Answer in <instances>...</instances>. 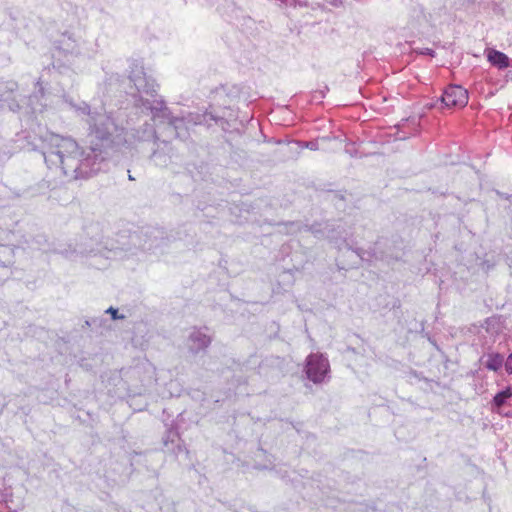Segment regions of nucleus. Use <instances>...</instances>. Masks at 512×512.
<instances>
[{
  "mask_svg": "<svg viewBox=\"0 0 512 512\" xmlns=\"http://www.w3.org/2000/svg\"><path fill=\"white\" fill-rule=\"evenodd\" d=\"M505 369L508 374H512V353L508 356L505 361Z\"/></svg>",
  "mask_w": 512,
  "mask_h": 512,
  "instance_id": "nucleus-17",
  "label": "nucleus"
},
{
  "mask_svg": "<svg viewBox=\"0 0 512 512\" xmlns=\"http://www.w3.org/2000/svg\"><path fill=\"white\" fill-rule=\"evenodd\" d=\"M484 366L491 371H498L502 368L504 362V357L499 353H488L484 356Z\"/></svg>",
  "mask_w": 512,
  "mask_h": 512,
  "instance_id": "nucleus-13",
  "label": "nucleus"
},
{
  "mask_svg": "<svg viewBox=\"0 0 512 512\" xmlns=\"http://www.w3.org/2000/svg\"><path fill=\"white\" fill-rule=\"evenodd\" d=\"M6 505H7L8 509H10V510H13V511L17 510L16 507H12L11 505H9V502L7 500H6Z\"/></svg>",
  "mask_w": 512,
  "mask_h": 512,
  "instance_id": "nucleus-21",
  "label": "nucleus"
},
{
  "mask_svg": "<svg viewBox=\"0 0 512 512\" xmlns=\"http://www.w3.org/2000/svg\"><path fill=\"white\" fill-rule=\"evenodd\" d=\"M83 44L84 43H77V41L72 37L71 34L64 33L61 35V38L56 42V48L57 50H59V52H63L64 54H76L91 57L94 51H84L82 48Z\"/></svg>",
  "mask_w": 512,
  "mask_h": 512,
  "instance_id": "nucleus-8",
  "label": "nucleus"
},
{
  "mask_svg": "<svg viewBox=\"0 0 512 512\" xmlns=\"http://www.w3.org/2000/svg\"><path fill=\"white\" fill-rule=\"evenodd\" d=\"M211 343V337L205 329H194L188 338L189 350L196 354L204 351Z\"/></svg>",
  "mask_w": 512,
  "mask_h": 512,
  "instance_id": "nucleus-9",
  "label": "nucleus"
},
{
  "mask_svg": "<svg viewBox=\"0 0 512 512\" xmlns=\"http://www.w3.org/2000/svg\"><path fill=\"white\" fill-rule=\"evenodd\" d=\"M435 106H436V103H429V104H427V107H429V108H433Z\"/></svg>",
  "mask_w": 512,
  "mask_h": 512,
  "instance_id": "nucleus-22",
  "label": "nucleus"
},
{
  "mask_svg": "<svg viewBox=\"0 0 512 512\" xmlns=\"http://www.w3.org/2000/svg\"><path fill=\"white\" fill-rule=\"evenodd\" d=\"M305 373L307 378L315 384L324 382L329 378L330 364L322 353H311L306 358Z\"/></svg>",
  "mask_w": 512,
  "mask_h": 512,
  "instance_id": "nucleus-5",
  "label": "nucleus"
},
{
  "mask_svg": "<svg viewBox=\"0 0 512 512\" xmlns=\"http://www.w3.org/2000/svg\"><path fill=\"white\" fill-rule=\"evenodd\" d=\"M129 80L138 93L134 95L135 108L140 109L142 113L150 112L151 120L157 121L159 124L167 122L169 128H173L178 137L185 138L188 135V130L196 125L209 127L212 122L221 125L223 123V117L216 116L211 112L202 114L187 112L180 116H174L165 101L161 97H157L158 86L153 78L147 76L140 63L135 62L131 65Z\"/></svg>",
  "mask_w": 512,
  "mask_h": 512,
  "instance_id": "nucleus-2",
  "label": "nucleus"
},
{
  "mask_svg": "<svg viewBox=\"0 0 512 512\" xmlns=\"http://www.w3.org/2000/svg\"><path fill=\"white\" fill-rule=\"evenodd\" d=\"M69 104L86 123L89 136L94 137L100 144L83 149L73 138L55 134L40 125L37 126V131L17 134L15 140L19 149L39 150L48 170L59 179L87 178L101 171L109 154L108 149L131 150L141 143L160 140L164 133L168 137L178 138L167 122L159 124L151 120L150 112L145 114V119L139 117L138 126H131L134 122L130 118L127 127L121 128L103 107L92 108L86 102ZM188 137L189 134L182 140Z\"/></svg>",
  "mask_w": 512,
  "mask_h": 512,
  "instance_id": "nucleus-1",
  "label": "nucleus"
},
{
  "mask_svg": "<svg viewBox=\"0 0 512 512\" xmlns=\"http://www.w3.org/2000/svg\"><path fill=\"white\" fill-rule=\"evenodd\" d=\"M164 445L167 446L168 445V441L167 440H164Z\"/></svg>",
  "mask_w": 512,
  "mask_h": 512,
  "instance_id": "nucleus-26",
  "label": "nucleus"
},
{
  "mask_svg": "<svg viewBox=\"0 0 512 512\" xmlns=\"http://www.w3.org/2000/svg\"><path fill=\"white\" fill-rule=\"evenodd\" d=\"M484 328L491 336H496L504 331L505 321L502 316H492L486 319Z\"/></svg>",
  "mask_w": 512,
  "mask_h": 512,
  "instance_id": "nucleus-12",
  "label": "nucleus"
},
{
  "mask_svg": "<svg viewBox=\"0 0 512 512\" xmlns=\"http://www.w3.org/2000/svg\"><path fill=\"white\" fill-rule=\"evenodd\" d=\"M157 148L151 155V160L156 166L168 167L178 159L173 147L166 140L155 141Z\"/></svg>",
  "mask_w": 512,
  "mask_h": 512,
  "instance_id": "nucleus-7",
  "label": "nucleus"
},
{
  "mask_svg": "<svg viewBox=\"0 0 512 512\" xmlns=\"http://www.w3.org/2000/svg\"><path fill=\"white\" fill-rule=\"evenodd\" d=\"M149 369L152 370L154 372V368L153 366H151L150 364L148 365Z\"/></svg>",
  "mask_w": 512,
  "mask_h": 512,
  "instance_id": "nucleus-23",
  "label": "nucleus"
},
{
  "mask_svg": "<svg viewBox=\"0 0 512 512\" xmlns=\"http://www.w3.org/2000/svg\"><path fill=\"white\" fill-rule=\"evenodd\" d=\"M439 101L442 106L447 108H463L468 103V92L460 85H449Z\"/></svg>",
  "mask_w": 512,
  "mask_h": 512,
  "instance_id": "nucleus-6",
  "label": "nucleus"
},
{
  "mask_svg": "<svg viewBox=\"0 0 512 512\" xmlns=\"http://www.w3.org/2000/svg\"><path fill=\"white\" fill-rule=\"evenodd\" d=\"M302 147H305V148H307V149L314 150V151H315V150H318V148H319V147H318V143H317V141H308V142H305V143L303 144V146H302Z\"/></svg>",
  "mask_w": 512,
  "mask_h": 512,
  "instance_id": "nucleus-16",
  "label": "nucleus"
},
{
  "mask_svg": "<svg viewBox=\"0 0 512 512\" xmlns=\"http://www.w3.org/2000/svg\"><path fill=\"white\" fill-rule=\"evenodd\" d=\"M256 468H259V469H270L271 466L268 465V464H264V465H256Z\"/></svg>",
  "mask_w": 512,
  "mask_h": 512,
  "instance_id": "nucleus-19",
  "label": "nucleus"
},
{
  "mask_svg": "<svg viewBox=\"0 0 512 512\" xmlns=\"http://www.w3.org/2000/svg\"><path fill=\"white\" fill-rule=\"evenodd\" d=\"M512 406V386H507L505 389L495 394L491 401V408L493 412L503 415L502 408L504 406Z\"/></svg>",
  "mask_w": 512,
  "mask_h": 512,
  "instance_id": "nucleus-10",
  "label": "nucleus"
},
{
  "mask_svg": "<svg viewBox=\"0 0 512 512\" xmlns=\"http://www.w3.org/2000/svg\"><path fill=\"white\" fill-rule=\"evenodd\" d=\"M136 373H138V370H137V369H134V370H133V374H136Z\"/></svg>",
  "mask_w": 512,
  "mask_h": 512,
  "instance_id": "nucleus-25",
  "label": "nucleus"
},
{
  "mask_svg": "<svg viewBox=\"0 0 512 512\" xmlns=\"http://www.w3.org/2000/svg\"><path fill=\"white\" fill-rule=\"evenodd\" d=\"M309 230L318 239H327L335 248L351 250L358 258L365 261H371L372 258L378 259L384 256H378L376 248L372 251H364L358 246V242L353 238L351 229H347L341 222L338 223H319L312 225Z\"/></svg>",
  "mask_w": 512,
  "mask_h": 512,
  "instance_id": "nucleus-4",
  "label": "nucleus"
},
{
  "mask_svg": "<svg viewBox=\"0 0 512 512\" xmlns=\"http://www.w3.org/2000/svg\"><path fill=\"white\" fill-rule=\"evenodd\" d=\"M503 416L512 418V410L505 412Z\"/></svg>",
  "mask_w": 512,
  "mask_h": 512,
  "instance_id": "nucleus-20",
  "label": "nucleus"
},
{
  "mask_svg": "<svg viewBox=\"0 0 512 512\" xmlns=\"http://www.w3.org/2000/svg\"><path fill=\"white\" fill-rule=\"evenodd\" d=\"M168 437L171 438V442H174L176 438H178V433L176 431L170 430L168 433Z\"/></svg>",
  "mask_w": 512,
  "mask_h": 512,
  "instance_id": "nucleus-18",
  "label": "nucleus"
},
{
  "mask_svg": "<svg viewBox=\"0 0 512 512\" xmlns=\"http://www.w3.org/2000/svg\"><path fill=\"white\" fill-rule=\"evenodd\" d=\"M106 313L110 314L113 320H118V319L124 318V315H122V314L120 315L118 310L113 307L108 308L106 310Z\"/></svg>",
  "mask_w": 512,
  "mask_h": 512,
  "instance_id": "nucleus-15",
  "label": "nucleus"
},
{
  "mask_svg": "<svg viewBox=\"0 0 512 512\" xmlns=\"http://www.w3.org/2000/svg\"><path fill=\"white\" fill-rule=\"evenodd\" d=\"M320 98H324L323 92H320Z\"/></svg>",
  "mask_w": 512,
  "mask_h": 512,
  "instance_id": "nucleus-24",
  "label": "nucleus"
},
{
  "mask_svg": "<svg viewBox=\"0 0 512 512\" xmlns=\"http://www.w3.org/2000/svg\"><path fill=\"white\" fill-rule=\"evenodd\" d=\"M487 58L492 65L498 67L499 69L512 67V59H510L506 54L498 50H489Z\"/></svg>",
  "mask_w": 512,
  "mask_h": 512,
  "instance_id": "nucleus-11",
  "label": "nucleus"
},
{
  "mask_svg": "<svg viewBox=\"0 0 512 512\" xmlns=\"http://www.w3.org/2000/svg\"><path fill=\"white\" fill-rule=\"evenodd\" d=\"M8 232L4 231L0 228V238L3 239L4 236H8ZM13 257V249L9 245L0 244V265L7 266L11 263Z\"/></svg>",
  "mask_w": 512,
  "mask_h": 512,
  "instance_id": "nucleus-14",
  "label": "nucleus"
},
{
  "mask_svg": "<svg viewBox=\"0 0 512 512\" xmlns=\"http://www.w3.org/2000/svg\"><path fill=\"white\" fill-rule=\"evenodd\" d=\"M141 235L137 232L130 233L129 235H120L115 241L106 240L104 243L100 238L91 237L80 243H77L73 253L88 256V255H101L109 259H123L128 256V253L134 254L132 248L137 245L142 250H151L152 244H140Z\"/></svg>",
  "mask_w": 512,
  "mask_h": 512,
  "instance_id": "nucleus-3",
  "label": "nucleus"
}]
</instances>
